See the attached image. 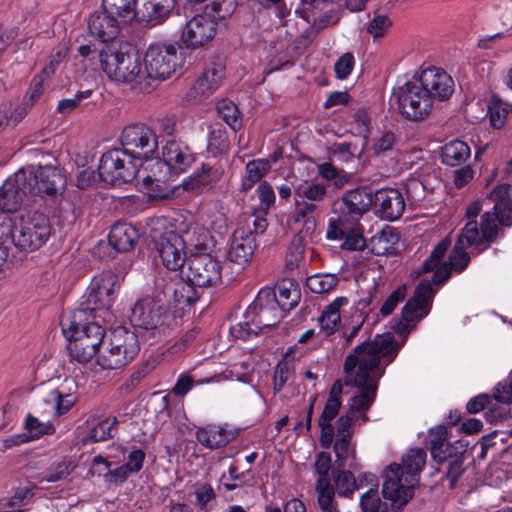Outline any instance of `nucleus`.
<instances>
[{
	"mask_svg": "<svg viewBox=\"0 0 512 512\" xmlns=\"http://www.w3.org/2000/svg\"><path fill=\"white\" fill-rule=\"evenodd\" d=\"M271 169L270 161L266 159H254L245 166V175L242 178L241 190H250Z\"/></svg>",
	"mask_w": 512,
	"mask_h": 512,
	"instance_id": "58836bf2",
	"label": "nucleus"
},
{
	"mask_svg": "<svg viewBox=\"0 0 512 512\" xmlns=\"http://www.w3.org/2000/svg\"><path fill=\"white\" fill-rule=\"evenodd\" d=\"M139 351L140 342L135 329L117 326L107 336L97 364L107 370L121 369L132 362Z\"/></svg>",
	"mask_w": 512,
	"mask_h": 512,
	"instance_id": "9d476101",
	"label": "nucleus"
},
{
	"mask_svg": "<svg viewBox=\"0 0 512 512\" xmlns=\"http://www.w3.org/2000/svg\"><path fill=\"white\" fill-rule=\"evenodd\" d=\"M454 93V81L442 68L428 67L418 77L406 80L393 88L391 100L397 105L399 114L408 121L426 119L434 101H445Z\"/></svg>",
	"mask_w": 512,
	"mask_h": 512,
	"instance_id": "f257e3e1",
	"label": "nucleus"
},
{
	"mask_svg": "<svg viewBox=\"0 0 512 512\" xmlns=\"http://www.w3.org/2000/svg\"><path fill=\"white\" fill-rule=\"evenodd\" d=\"M173 179L153 178L149 183L140 181L141 190L144 191L151 199H165L168 196V182Z\"/></svg>",
	"mask_w": 512,
	"mask_h": 512,
	"instance_id": "e2e57ef3",
	"label": "nucleus"
},
{
	"mask_svg": "<svg viewBox=\"0 0 512 512\" xmlns=\"http://www.w3.org/2000/svg\"><path fill=\"white\" fill-rule=\"evenodd\" d=\"M327 238L343 239L341 248L349 251H361L364 250L367 245L362 232L357 229H351L348 232L338 229L329 230L327 232Z\"/></svg>",
	"mask_w": 512,
	"mask_h": 512,
	"instance_id": "ea45409f",
	"label": "nucleus"
},
{
	"mask_svg": "<svg viewBox=\"0 0 512 512\" xmlns=\"http://www.w3.org/2000/svg\"><path fill=\"white\" fill-rule=\"evenodd\" d=\"M77 50L83 58L91 61L98 59L102 70L112 80L142 84L147 78L145 69H142L141 55L130 45L99 49L94 43H89L81 44Z\"/></svg>",
	"mask_w": 512,
	"mask_h": 512,
	"instance_id": "f03ea898",
	"label": "nucleus"
},
{
	"mask_svg": "<svg viewBox=\"0 0 512 512\" xmlns=\"http://www.w3.org/2000/svg\"><path fill=\"white\" fill-rule=\"evenodd\" d=\"M262 330L260 326L255 323V319H252L248 315V308L246 309L243 320L232 325L229 329V334L233 339L248 341L254 337H257Z\"/></svg>",
	"mask_w": 512,
	"mask_h": 512,
	"instance_id": "a19ab883",
	"label": "nucleus"
},
{
	"mask_svg": "<svg viewBox=\"0 0 512 512\" xmlns=\"http://www.w3.org/2000/svg\"><path fill=\"white\" fill-rule=\"evenodd\" d=\"M373 206L382 219L395 221L404 212L405 200L398 189L382 188L373 194Z\"/></svg>",
	"mask_w": 512,
	"mask_h": 512,
	"instance_id": "b1692460",
	"label": "nucleus"
},
{
	"mask_svg": "<svg viewBox=\"0 0 512 512\" xmlns=\"http://www.w3.org/2000/svg\"><path fill=\"white\" fill-rule=\"evenodd\" d=\"M256 247V238L251 232V228L249 226L238 227L231 236L228 260L244 266L252 260Z\"/></svg>",
	"mask_w": 512,
	"mask_h": 512,
	"instance_id": "393cba45",
	"label": "nucleus"
},
{
	"mask_svg": "<svg viewBox=\"0 0 512 512\" xmlns=\"http://www.w3.org/2000/svg\"><path fill=\"white\" fill-rule=\"evenodd\" d=\"M334 482L339 496L350 497L358 489L353 473L344 468H336Z\"/></svg>",
	"mask_w": 512,
	"mask_h": 512,
	"instance_id": "c03bdc74",
	"label": "nucleus"
},
{
	"mask_svg": "<svg viewBox=\"0 0 512 512\" xmlns=\"http://www.w3.org/2000/svg\"><path fill=\"white\" fill-rule=\"evenodd\" d=\"M294 209L287 218L291 229L298 231L301 237L311 236L316 229V218L321 214L315 203H305L295 199Z\"/></svg>",
	"mask_w": 512,
	"mask_h": 512,
	"instance_id": "a878e982",
	"label": "nucleus"
},
{
	"mask_svg": "<svg viewBox=\"0 0 512 512\" xmlns=\"http://www.w3.org/2000/svg\"><path fill=\"white\" fill-rule=\"evenodd\" d=\"M222 174L220 167L202 163L201 167L185 178L181 185L187 192L201 194L212 189Z\"/></svg>",
	"mask_w": 512,
	"mask_h": 512,
	"instance_id": "c85d7f7f",
	"label": "nucleus"
},
{
	"mask_svg": "<svg viewBox=\"0 0 512 512\" xmlns=\"http://www.w3.org/2000/svg\"><path fill=\"white\" fill-rule=\"evenodd\" d=\"M351 434L338 436L333 449L336 456V465L339 468L346 466V461L350 456H354V448H351Z\"/></svg>",
	"mask_w": 512,
	"mask_h": 512,
	"instance_id": "6e6d98bb",
	"label": "nucleus"
},
{
	"mask_svg": "<svg viewBox=\"0 0 512 512\" xmlns=\"http://www.w3.org/2000/svg\"><path fill=\"white\" fill-rule=\"evenodd\" d=\"M221 262L209 253H195L187 260L186 278L200 288L211 287L221 281Z\"/></svg>",
	"mask_w": 512,
	"mask_h": 512,
	"instance_id": "6ab92c4d",
	"label": "nucleus"
},
{
	"mask_svg": "<svg viewBox=\"0 0 512 512\" xmlns=\"http://www.w3.org/2000/svg\"><path fill=\"white\" fill-rule=\"evenodd\" d=\"M401 345H399L390 332L375 335L373 340H366L357 345L353 352L347 355L343 364L345 374L355 373L358 368L369 359L377 360V367L368 372L369 380H379L385 374V367H381V359L384 358L386 365L391 364L397 357Z\"/></svg>",
	"mask_w": 512,
	"mask_h": 512,
	"instance_id": "0eeeda50",
	"label": "nucleus"
},
{
	"mask_svg": "<svg viewBox=\"0 0 512 512\" xmlns=\"http://www.w3.org/2000/svg\"><path fill=\"white\" fill-rule=\"evenodd\" d=\"M25 171L26 185L30 195L39 196L42 199H55L62 195L67 179L62 171L51 165L28 166L20 168Z\"/></svg>",
	"mask_w": 512,
	"mask_h": 512,
	"instance_id": "4468645a",
	"label": "nucleus"
},
{
	"mask_svg": "<svg viewBox=\"0 0 512 512\" xmlns=\"http://www.w3.org/2000/svg\"><path fill=\"white\" fill-rule=\"evenodd\" d=\"M236 438V434L232 431L218 426V425H207L199 427L196 430L197 441L210 450H216L223 448L228 445L231 441Z\"/></svg>",
	"mask_w": 512,
	"mask_h": 512,
	"instance_id": "2f4dec72",
	"label": "nucleus"
},
{
	"mask_svg": "<svg viewBox=\"0 0 512 512\" xmlns=\"http://www.w3.org/2000/svg\"><path fill=\"white\" fill-rule=\"evenodd\" d=\"M339 282L334 274H315L307 278V287L315 294L328 293L333 290Z\"/></svg>",
	"mask_w": 512,
	"mask_h": 512,
	"instance_id": "8fccbe9b",
	"label": "nucleus"
},
{
	"mask_svg": "<svg viewBox=\"0 0 512 512\" xmlns=\"http://www.w3.org/2000/svg\"><path fill=\"white\" fill-rule=\"evenodd\" d=\"M72 320V312L61 320L62 332L69 341L67 345L69 357L78 363H88L102 351L100 350L102 345L105 346V330L90 315H87V318L79 324L70 327Z\"/></svg>",
	"mask_w": 512,
	"mask_h": 512,
	"instance_id": "20e7f679",
	"label": "nucleus"
},
{
	"mask_svg": "<svg viewBox=\"0 0 512 512\" xmlns=\"http://www.w3.org/2000/svg\"><path fill=\"white\" fill-rule=\"evenodd\" d=\"M139 162L120 147L104 152L98 166L102 181L112 186H122L136 179Z\"/></svg>",
	"mask_w": 512,
	"mask_h": 512,
	"instance_id": "f8f14e48",
	"label": "nucleus"
},
{
	"mask_svg": "<svg viewBox=\"0 0 512 512\" xmlns=\"http://www.w3.org/2000/svg\"><path fill=\"white\" fill-rule=\"evenodd\" d=\"M293 368L285 359L280 360L273 372V394L280 393L290 378Z\"/></svg>",
	"mask_w": 512,
	"mask_h": 512,
	"instance_id": "bf43d9fd",
	"label": "nucleus"
},
{
	"mask_svg": "<svg viewBox=\"0 0 512 512\" xmlns=\"http://www.w3.org/2000/svg\"><path fill=\"white\" fill-rule=\"evenodd\" d=\"M466 247L465 241L460 242L458 238L449 254L447 262L452 271L462 273L469 266L471 258L469 253L465 251Z\"/></svg>",
	"mask_w": 512,
	"mask_h": 512,
	"instance_id": "de8ad7c7",
	"label": "nucleus"
},
{
	"mask_svg": "<svg viewBox=\"0 0 512 512\" xmlns=\"http://www.w3.org/2000/svg\"><path fill=\"white\" fill-rule=\"evenodd\" d=\"M51 231L49 217L38 211L21 217L19 225H12L11 222L0 225L1 238L6 236L17 249L24 252L41 248L50 238Z\"/></svg>",
	"mask_w": 512,
	"mask_h": 512,
	"instance_id": "1a4fd4ad",
	"label": "nucleus"
},
{
	"mask_svg": "<svg viewBox=\"0 0 512 512\" xmlns=\"http://www.w3.org/2000/svg\"><path fill=\"white\" fill-rule=\"evenodd\" d=\"M139 230L127 222H117L109 232V244L118 252L133 250L139 240Z\"/></svg>",
	"mask_w": 512,
	"mask_h": 512,
	"instance_id": "7c9ffc66",
	"label": "nucleus"
},
{
	"mask_svg": "<svg viewBox=\"0 0 512 512\" xmlns=\"http://www.w3.org/2000/svg\"><path fill=\"white\" fill-rule=\"evenodd\" d=\"M89 37L86 44L94 43L99 49H108L115 45V39L120 32L119 20L106 9L96 10L90 14L88 21Z\"/></svg>",
	"mask_w": 512,
	"mask_h": 512,
	"instance_id": "412c9836",
	"label": "nucleus"
},
{
	"mask_svg": "<svg viewBox=\"0 0 512 512\" xmlns=\"http://www.w3.org/2000/svg\"><path fill=\"white\" fill-rule=\"evenodd\" d=\"M92 93H93V91L88 89V90L78 91L74 95L73 98L61 99L58 102L56 112L59 114H63V115H68V114L72 113L77 107L80 106L81 102L84 99L89 98L92 95Z\"/></svg>",
	"mask_w": 512,
	"mask_h": 512,
	"instance_id": "0e129e2a",
	"label": "nucleus"
},
{
	"mask_svg": "<svg viewBox=\"0 0 512 512\" xmlns=\"http://www.w3.org/2000/svg\"><path fill=\"white\" fill-rule=\"evenodd\" d=\"M471 156L469 145L461 140H453L441 148V161L444 165L456 167L463 165Z\"/></svg>",
	"mask_w": 512,
	"mask_h": 512,
	"instance_id": "72a5a7b5",
	"label": "nucleus"
},
{
	"mask_svg": "<svg viewBox=\"0 0 512 512\" xmlns=\"http://www.w3.org/2000/svg\"><path fill=\"white\" fill-rule=\"evenodd\" d=\"M54 70L55 65L54 62L51 61L50 64L44 67L40 73L32 77L29 87L23 97L26 105H31L33 107L40 101L46 89L49 73H53Z\"/></svg>",
	"mask_w": 512,
	"mask_h": 512,
	"instance_id": "c9c22d12",
	"label": "nucleus"
},
{
	"mask_svg": "<svg viewBox=\"0 0 512 512\" xmlns=\"http://www.w3.org/2000/svg\"><path fill=\"white\" fill-rule=\"evenodd\" d=\"M162 158L177 177L184 173L195 161L190 147L181 140H168L162 147Z\"/></svg>",
	"mask_w": 512,
	"mask_h": 512,
	"instance_id": "cd10ccee",
	"label": "nucleus"
},
{
	"mask_svg": "<svg viewBox=\"0 0 512 512\" xmlns=\"http://www.w3.org/2000/svg\"><path fill=\"white\" fill-rule=\"evenodd\" d=\"M498 219L491 211L481 215V223L469 220L459 235V241H465L466 246H473L472 253L479 255L494 243L499 234L504 232L499 227Z\"/></svg>",
	"mask_w": 512,
	"mask_h": 512,
	"instance_id": "a211bd4d",
	"label": "nucleus"
},
{
	"mask_svg": "<svg viewBox=\"0 0 512 512\" xmlns=\"http://www.w3.org/2000/svg\"><path fill=\"white\" fill-rule=\"evenodd\" d=\"M295 199L305 203H315L318 210H321V203L328 196L327 186L324 183L310 182L298 185L295 190Z\"/></svg>",
	"mask_w": 512,
	"mask_h": 512,
	"instance_id": "e433bc0d",
	"label": "nucleus"
},
{
	"mask_svg": "<svg viewBox=\"0 0 512 512\" xmlns=\"http://www.w3.org/2000/svg\"><path fill=\"white\" fill-rule=\"evenodd\" d=\"M120 288L117 273L105 270L96 275L83 295L78 307L72 311V326L90 315L93 319L106 318L112 308Z\"/></svg>",
	"mask_w": 512,
	"mask_h": 512,
	"instance_id": "7ed1b4c3",
	"label": "nucleus"
},
{
	"mask_svg": "<svg viewBox=\"0 0 512 512\" xmlns=\"http://www.w3.org/2000/svg\"><path fill=\"white\" fill-rule=\"evenodd\" d=\"M255 194L260 201L259 212L267 214L270 208L274 206L276 200L272 185L267 181L260 182L255 190Z\"/></svg>",
	"mask_w": 512,
	"mask_h": 512,
	"instance_id": "052dcab7",
	"label": "nucleus"
},
{
	"mask_svg": "<svg viewBox=\"0 0 512 512\" xmlns=\"http://www.w3.org/2000/svg\"><path fill=\"white\" fill-rule=\"evenodd\" d=\"M178 43H152L145 54V72L147 78L166 80L180 67L184 58Z\"/></svg>",
	"mask_w": 512,
	"mask_h": 512,
	"instance_id": "ddd939ff",
	"label": "nucleus"
},
{
	"mask_svg": "<svg viewBox=\"0 0 512 512\" xmlns=\"http://www.w3.org/2000/svg\"><path fill=\"white\" fill-rule=\"evenodd\" d=\"M229 149L228 133L223 128H214L208 134L207 150L212 156L224 154Z\"/></svg>",
	"mask_w": 512,
	"mask_h": 512,
	"instance_id": "09e8293b",
	"label": "nucleus"
},
{
	"mask_svg": "<svg viewBox=\"0 0 512 512\" xmlns=\"http://www.w3.org/2000/svg\"><path fill=\"white\" fill-rule=\"evenodd\" d=\"M130 321L134 326L151 331V336L163 340L170 335L171 316L160 305L148 299L138 300L131 308Z\"/></svg>",
	"mask_w": 512,
	"mask_h": 512,
	"instance_id": "2eb2a0df",
	"label": "nucleus"
},
{
	"mask_svg": "<svg viewBox=\"0 0 512 512\" xmlns=\"http://www.w3.org/2000/svg\"><path fill=\"white\" fill-rule=\"evenodd\" d=\"M373 205V193L367 187H358L346 191L342 196L341 217L359 220Z\"/></svg>",
	"mask_w": 512,
	"mask_h": 512,
	"instance_id": "bb28decb",
	"label": "nucleus"
},
{
	"mask_svg": "<svg viewBox=\"0 0 512 512\" xmlns=\"http://www.w3.org/2000/svg\"><path fill=\"white\" fill-rule=\"evenodd\" d=\"M173 3V0H143L138 8V0H102V8L124 22L138 19L158 25L171 13Z\"/></svg>",
	"mask_w": 512,
	"mask_h": 512,
	"instance_id": "9b49d317",
	"label": "nucleus"
},
{
	"mask_svg": "<svg viewBox=\"0 0 512 512\" xmlns=\"http://www.w3.org/2000/svg\"><path fill=\"white\" fill-rule=\"evenodd\" d=\"M490 124L495 129H501L506 122L508 111L501 99L493 96L488 105L487 112Z\"/></svg>",
	"mask_w": 512,
	"mask_h": 512,
	"instance_id": "4d7b16f0",
	"label": "nucleus"
},
{
	"mask_svg": "<svg viewBox=\"0 0 512 512\" xmlns=\"http://www.w3.org/2000/svg\"><path fill=\"white\" fill-rule=\"evenodd\" d=\"M431 308L432 306L411 297L402 307L401 314L406 315L405 317H411L418 322L430 313Z\"/></svg>",
	"mask_w": 512,
	"mask_h": 512,
	"instance_id": "680f3d73",
	"label": "nucleus"
},
{
	"mask_svg": "<svg viewBox=\"0 0 512 512\" xmlns=\"http://www.w3.org/2000/svg\"><path fill=\"white\" fill-rule=\"evenodd\" d=\"M25 171L18 169L0 186V210L5 213L17 212L29 194Z\"/></svg>",
	"mask_w": 512,
	"mask_h": 512,
	"instance_id": "5701e85b",
	"label": "nucleus"
},
{
	"mask_svg": "<svg viewBox=\"0 0 512 512\" xmlns=\"http://www.w3.org/2000/svg\"><path fill=\"white\" fill-rule=\"evenodd\" d=\"M186 242L183 237L175 231L164 233L157 243V250L163 266L170 271L181 270L187 262Z\"/></svg>",
	"mask_w": 512,
	"mask_h": 512,
	"instance_id": "4be33fe9",
	"label": "nucleus"
},
{
	"mask_svg": "<svg viewBox=\"0 0 512 512\" xmlns=\"http://www.w3.org/2000/svg\"><path fill=\"white\" fill-rule=\"evenodd\" d=\"M225 77V65L222 62H211L196 80L195 88L202 94H210L220 86Z\"/></svg>",
	"mask_w": 512,
	"mask_h": 512,
	"instance_id": "473e14b6",
	"label": "nucleus"
},
{
	"mask_svg": "<svg viewBox=\"0 0 512 512\" xmlns=\"http://www.w3.org/2000/svg\"><path fill=\"white\" fill-rule=\"evenodd\" d=\"M363 512H387L388 508L379 497L378 488H369L360 498Z\"/></svg>",
	"mask_w": 512,
	"mask_h": 512,
	"instance_id": "13d9d810",
	"label": "nucleus"
},
{
	"mask_svg": "<svg viewBox=\"0 0 512 512\" xmlns=\"http://www.w3.org/2000/svg\"><path fill=\"white\" fill-rule=\"evenodd\" d=\"M392 26L391 19L384 14H375L367 27V32L373 38L384 37Z\"/></svg>",
	"mask_w": 512,
	"mask_h": 512,
	"instance_id": "338daca9",
	"label": "nucleus"
},
{
	"mask_svg": "<svg viewBox=\"0 0 512 512\" xmlns=\"http://www.w3.org/2000/svg\"><path fill=\"white\" fill-rule=\"evenodd\" d=\"M24 429L32 440L39 439L44 435H52L55 427L50 422H42L37 417L28 413L24 420Z\"/></svg>",
	"mask_w": 512,
	"mask_h": 512,
	"instance_id": "3c124183",
	"label": "nucleus"
},
{
	"mask_svg": "<svg viewBox=\"0 0 512 512\" xmlns=\"http://www.w3.org/2000/svg\"><path fill=\"white\" fill-rule=\"evenodd\" d=\"M236 7V0H213L210 5L205 6L204 13L197 14L186 22L180 37L182 44L191 50L206 46L217 33V20L231 16Z\"/></svg>",
	"mask_w": 512,
	"mask_h": 512,
	"instance_id": "39448f33",
	"label": "nucleus"
},
{
	"mask_svg": "<svg viewBox=\"0 0 512 512\" xmlns=\"http://www.w3.org/2000/svg\"><path fill=\"white\" fill-rule=\"evenodd\" d=\"M93 463H94V466H98V465H104V470H106L105 473H103L102 471L100 470H97V475L98 476H103L105 478L106 481H109V482H118V483H123L125 482L129 476L131 474H133L132 471H130V469L128 467H126L125 464L115 468V469H111V465L112 463L110 461H108L105 457H103L102 455H97L93 458Z\"/></svg>",
	"mask_w": 512,
	"mask_h": 512,
	"instance_id": "79ce46f5",
	"label": "nucleus"
},
{
	"mask_svg": "<svg viewBox=\"0 0 512 512\" xmlns=\"http://www.w3.org/2000/svg\"><path fill=\"white\" fill-rule=\"evenodd\" d=\"M277 302L283 311H289L297 306L300 292L293 281L283 280L278 284Z\"/></svg>",
	"mask_w": 512,
	"mask_h": 512,
	"instance_id": "37998d69",
	"label": "nucleus"
},
{
	"mask_svg": "<svg viewBox=\"0 0 512 512\" xmlns=\"http://www.w3.org/2000/svg\"><path fill=\"white\" fill-rule=\"evenodd\" d=\"M117 424V417H107L90 430L88 437L92 442L106 441L113 437L112 431L116 428Z\"/></svg>",
	"mask_w": 512,
	"mask_h": 512,
	"instance_id": "864d4df0",
	"label": "nucleus"
},
{
	"mask_svg": "<svg viewBox=\"0 0 512 512\" xmlns=\"http://www.w3.org/2000/svg\"><path fill=\"white\" fill-rule=\"evenodd\" d=\"M407 295V288L405 285L397 287L384 301L380 308V314L387 317L393 313L399 303L403 302Z\"/></svg>",
	"mask_w": 512,
	"mask_h": 512,
	"instance_id": "69168bd1",
	"label": "nucleus"
},
{
	"mask_svg": "<svg viewBox=\"0 0 512 512\" xmlns=\"http://www.w3.org/2000/svg\"><path fill=\"white\" fill-rule=\"evenodd\" d=\"M425 447L437 464L446 466L445 478L449 481V488L454 489L465 472L464 461L468 443L461 439L448 441L447 427L439 425L429 430Z\"/></svg>",
	"mask_w": 512,
	"mask_h": 512,
	"instance_id": "423d86ee",
	"label": "nucleus"
},
{
	"mask_svg": "<svg viewBox=\"0 0 512 512\" xmlns=\"http://www.w3.org/2000/svg\"><path fill=\"white\" fill-rule=\"evenodd\" d=\"M486 408H488L486 419L489 422L493 423L503 421L505 419V414L500 412L496 407V403L494 402L492 395L487 393L478 394L471 398L466 404V410L470 414L479 413Z\"/></svg>",
	"mask_w": 512,
	"mask_h": 512,
	"instance_id": "f704fd0d",
	"label": "nucleus"
},
{
	"mask_svg": "<svg viewBox=\"0 0 512 512\" xmlns=\"http://www.w3.org/2000/svg\"><path fill=\"white\" fill-rule=\"evenodd\" d=\"M121 149L128 151L139 165L152 159L158 151V138L155 131L145 124L126 126L120 136Z\"/></svg>",
	"mask_w": 512,
	"mask_h": 512,
	"instance_id": "f3484780",
	"label": "nucleus"
},
{
	"mask_svg": "<svg viewBox=\"0 0 512 512\" xmlns=\"http://www.w3.org/2000/svg\"><path fill=\"white\" fill-rule=\"evenodd\" d=\"M377 367L375 358L364 362L355 373L345 374L344 384L358 389V392L349 399V411L368 412L373 406L378 392L375 380H369L368 372Z\"/></svg>",
	"mask_w": 512,
	"mask_h": 512,
	"instance_id": "dca6fc26",
	"label": "nucleus"
},
{
	"mask_svg": "<svg viewBox=\"0 0 512 512\" xmlns=\"http://www.w3.org/2000/svg\"><path fill=\"white\" fill-rule=\"evenodd\" d=\"M220 118L233 130L238 131L242 127V117L238 106L232 101L224 100L218 105Z\"/></svg>",
	"mask_w": 512,
	"mask_h": 512,
	"instance_id": "49530a36",
	"label": "nucleus"
},
{
	"mask_svg": "<svg viewBox=\"0 0 512 512\" xmlns=\"http://www.w3.org/2000/svg\"><path fill=\"white\" fill-rule=\"evenodd\" d=\"M283 310L277 302V293L274 288L263 287L259 290L254 301L248 306V315L255 319V323L264 328L277 325L284 317Z\"/></svg>",
	"mask_w": 512,
	"mask_h": 512,
	"instance_id": "aec40b11",
	"label": "nucleus"
},
{
	"mask_svg": "<svg viewBox=\"0 0 512 512\" xmlns=\"http://www.w3.org/2000/svg\"><path fill=\"white\" fill-rule=\"evenodd\" d=\"M426 462V452L421 448L410 449L402 458V465L390 464L384 471L382 494L385 499L398 503L399 508L405 506L413 496V489L402 484L403 474L416 480Z\"/></svg>",
	"mask_w": 512,
	"mask_h": 512,
	"instance_id": "6e6552de",
	"label": "nucleus"
},
{
	"mask_svg": "<svg viewBox=\"0 0 512 512\" xmlns=\"http://www.w3.org/2000/svg\"><path fill=\"white\" fill-rule=\"evenodd\" d=\"M511 186L507 183L496 185L487 198L494 203L492 213L498 219L501 227H512V198Z\"/></svg>",
	"mask_w": 512,
	"mask_h": 512,
	"instance_id": "c756f323",
	"label": "nucleus"
},
{
	"mask_svg": "<svg viewBox=\"0 0 512 512\" xmlns=\"http://www.w3.org/2000/svg\"><path fill=\"white\" fill-rule=\"evenodd\" d=\"M492 397L496 405L512 404V382L508 378L498 382L493 389Z\"/></svg>",
	"mask_w": 512,
	"mask_h": 512,
	"instance_id": "774afa93",
	"label": "nucleus"
},
{
	"mask_svg": "<svg viewBox=\"0 0 512 512\" xmlns=\"http://www.w3.org/2000/svg\"><path fill=\"white\" fill-rule=\"evenodd\" d=\"M196 285L192 284L186 278V281L181 283L173 290V300L177 305L191 306L199 299V293L196 290Z\"/></svg>",
	"mask_w": 512,
	"mask_h": 512,
	"instance_id": "603ef678",
	"label": "nucleus"
},
{
	"mask_svg": "<svg viewBox=\"0 0 512 512\" xmlns=\"http://www.w3.org/2000/svg\"><path fill=\"white\" fill-rule=\"evenodd\" d=\"M318 494V504L322 512H339L334 504L335 488L330 481H316L315 486Z\"/></svg>",
	"mask_w": 512,
	"mask_h": 512,
	"instance_id": "a18cd8bd",
	"label": "nucleus"
},
{
	"mask_svg": "<svg viewBox=\"0 0 512 512\" xmlns=\"http://www.w3.org/2000/svg\"><path fill=\"white\" fill-rule=\"evenodd\" d=\"M195 494V505L200 511L209 512L213 508V502L216 500V494L211 484H198Z\"/></svg>",
	"mask_w": 512,
	"mask_h": 512,
	"instance_id": "5fc2aeb1",
	"label": "nucleus"
},
{
	"mask_svg": "<svg viewBox=\"0 0 512 512\" xmlns=\"http://www.w3.org/2000/svg\"><path fill=\"white\" fill-rule=\"evenodd\" d=\"M176 176L163 158L147 163L146 166L138 167L137 182L149 183L153 178L174 179Z\"/></svg>",
	"mask_w": 512,
	"mask_h": 512,
	"instance_id": "4c0bfd02",
	"label": "nucleus"
}]
</instances>
